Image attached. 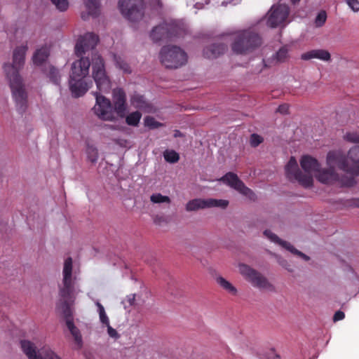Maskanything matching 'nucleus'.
Listing matches in <instances>:
<instances>
[{"label":"nucleus","mask_w":359,"mask_h":359,"mask_svg":"<svg viewBox=\"0 0 359 359\" xmlns=\"http://www.w3.org/2000/svg\"><path fill=\"white\" fill-rule=\"evenodd\" d=\"M229 205V201L222 199L214 198H195L189 201L186 205V210L188 212L196 211L200 209L210 208H226Z\"/></svg>","instance_id":"nucleus-14"},{"label":"nucleus","mask_w":359,"mask_h":359,"mask_svg":"<svg viewBox=\"0 0 359 359\" xmlns=\"http://www.w3.org/2000/svg\"><path fill=\"white\" fill-rule=\"evenodd\" d=\"M99 41L98 36L93 33H86L77 41L75 46V54L81 57L86 52L93 49Z\"/></svg>","instance_id":"nucleus-16"},{"label":"nucleus","mask_w":359,"mask_h":359,"mask_svg":"<svg viewBox=\"0 0 359 359\" xmlns=\"http://www.w3.org/2000/svg\"><path fill=\"white\" fill-rule=\"evenodd\" d=\"M348 157H359V146L353 147L348 151Z\"/></svg>","instance_id":"nucleus-40"},{"label":"nucleus","mask_w":359,"mask_h":359,"mask_svg":"<svg viewBox=\"0 0 359 359\" xmlns=\"http://www.w3.org/2000/svg\"><path fill=\"white\" fill-rule=\"evenodd\" d=\"M150 5L154 9H161L163 7L161 0H151Z\"/></svg>","instance_id":"nucleus-43"},{"label":"nucleus","mask_w":359,"mask_h":359,"mask_svg":"<svg viewBox=\"0 0 359 359\" xmlns=\"http://www.w3.org/2000/svg\"><path fill=\"white\" fill-rule=\"evenodd\" d=\"M181 135H182V133H181V132L180 130H175L174 136L175 137H180Z\"/></svg>","instance_id":"nucleus-49"},{"label":"nucleus","mask_w":359,"mask_h":359,"mask_svg":"<svg viewBox=\"0 0 359 359\" xmlns=\"http://www.w3.org/2000/svg\"><path fill=\"white\" fill-rule=\"evenodd\" d=\"M220 38L222 39L229 38L232 41L231 48L236 54H247L262 43L261 38L258 34L248 30L223 34Z\"/></svg>","instance_id":"nucleus-5"},{"label":"nucleus","mask_w":359,"mask_h":359,"mask_svg":"<svg viewBox=\"0 0 359 359\" xmlns=\"http://www.w3.org/2000/svg\"><path fill=\"white\" fill-rule=\"evenodd\" d=\"M163 157H179V155L172 149H166L163 151Z\"/></svg>","instance_id":"nucleus-42"},{"label":"nucleus","mask_w":359,"mask_h":359,"mask_svg":"<svg viewBox=\"0 0 359 359\" xmlns=\"http://www.w3.org/2000/svg\"><path fill=\"white\" fill-rule=\"evenodd\" d=\"M84 4L88 13L91 15H97L100 8L99 0H84Z\"/></svg>","instance_id":"nucleus-25"},{"label":"nucleus","mask_w":359,"mask_h":359,"mask_svg":"<svg viewBox=\"0 0 359 359\" xmlns=\"http://www.w3.org/2000/svg\"><path fill=\"white\" fill-rule=\"evenodd\" d=\"M326 164L329 166L337 164L339 170L351 177L359 175V158H326Z\"/></svg>","instance_id":"nucleus-13"},{"label":"nucleus","mask_w":359,"mask_h":359,"mask_svg":"<svg viewBox=\"0 0 359 359\" xmlns=\"http://www.w3.org/2000/svg\"><path fill=\"white\" fill-rule=\"evenodd\" d=\"M240 273L250 282L252 286L259 289H271L272 285L268 281L267 278L257 271L252 269L249 266L240 264L238 265Z\"/></svg>","instance_id":"nucleus-9"},{"label":"nucleus","mask_w":359,"mask_h":359,"mask_svg":"<svg viewBox=\"0 0 359 359\" xmlns=\"http://www.w3.org/2000/svg\"><path fill=\"white\" fill-rule=\"evenodd\" d=\"M28 50L27 42L16 46L13 51L12 64H6L4 69L9 81L16 104L22 109L26 104V93L23 88L19 70L24 66L26 53Z\"/></svg>","instance_id":"nucleus-3"},{"label":"nucleus","mask_w":359,"mask_h":359,"mask_svg":"<svg viewBox=\"0 0 359 359\" xmlns=\"http://www.w3.org/2000/svg\"><path fill=\"white\" fill-rule=\"evenodd\" d=\"M50 55V49L47 46H44L38 48L32 56L34 65L36 66L41 65L48 59Z\"/></svg>","instance_id":"nucleus-23"},{"label":"nucleus","mask_w":359,"mask_h":359,"mask_svg":"<svg viewBox=\"0 0 359 359\" xmlns=\"http://www.w3.org/2000/svg\"><path fill=\"white\" fill-rule=\"evenodd\" d=\"M118 7L121 13L130 21H138L143 18V0H119Z\"/></svg>","instance_id":"nucleus-8"},{"label":"nucleus","mask_w":359,"mask_h":359,"mask_svg":"<svg viewBox=\"0 0 359 359\" xmlns=\"http://www.w3.org/2000/svg\"><path fill=\"white\" fill-rule=\"evenodd\" d=\"M150 201L152 203L155 204H170L171 203V200L169 196H163L160 193H154L151 194L150 196Z\"/></svg>","instance_id":"nucleus-27"},{"label":"nucleus","mask_w":359,"mask_h":359,"mask_svg":"<svg viewBox=\"0 0 359 359\" xmlns=\"http://www.w3.org/2000/svg\"><path fill=\"white\" fill-rule=\"evenodd\" d=\"M170 25L167 23L160 25L152 29L150 35L151 38L155 42L168 38L170 35Z\"/></svg>","instance_id":"nucleus-21"},{"label":"nucleus","mask_w":359,"mask_h":359,"mask_svg":"<svg viewBox=\"0 0 359 359\" xmlns=\"http://www.w3.org/2000/svg\"><path fill=\"white\" fill-rule=\"evenodd\" d=\"M300 0H291L292 3L296 4L297 2H299Z\"/></svg>","instance_id":"nucleus-50"},{"label":"nucleus","mask_w":359,"mask_h":359,"mask_svg":"<svg viewBox=\"0 0 359 359\" xmlns=\"http://www.w3.org/2000/svg\"><path fill=\"white\" fill-rule=\"evenodd\" d=\"M264 234L271 242H273L275 243H277V244L280 245V246H282L283 248H285L286 250H287L288 251H290L292 254L296 255L302 257L305 261L309 260V256H307L306 255L302 253L299 250H298L296 248H294L290 243L281 240L276 234L273 233L271 231L265 230L264 231Z\"/></svg>","instance_id":"nucleus-18"},{"label":"nucleus","mask_w":359,"mask_h":359,"mask_svg":"<svg viewBox=\"0 0 359 359\" xmlns=\"http://www.w3.org/2000/svg\"><path fill=\"white\" fill-rule=\"evenodd\" d=\"M95 304L97 307V311L99 313V318L100 323L104 326H107L109 324H110L109 318L105 312L104 306L99 302H97Z\"/></svg>","instance_id":"nucleus-28"},{"label":"nucleus","mask_w":359,"mask_h":359,"mask_svg":"<svg viewBox=\"0 0 359 359\" xmlns=\"http://www.w3.org/2000/svg\"><path fill=\"white\" fill-rule=\"evenodd\" d=\"M222 5H226L225 2L222 3Z\"/></svg>","instance_id":"nucleus-53"},{"label":"nucleus","mask_w":359,"mask_h":359,"mask_svg":"<svg viewBox=\"0 0 359 359\" xmlns=\"http://www.w3.org/2000/svg\"><path fill=\"white\" fill-rule=\"evenodd\" d=\"M344 317H345L344 313L341 311H338L334 313L333 320H334V321H338V320H343L344 318Z\"/></svg>","instance_id":"nucleus-44"},{"label":"nucleus","mask_w":359,"mask_h":359,"mask_svg":"<svg viewBox=\"0 0 359 359\" xmlns=\"http://www.w3.org/2000/svg\"><path fill=\"white\" fill-rule=\"evenodd\" d=\"M327 19L326 12L324 11H320L316 18L315 24L317 27L323 26Z\"/></svg>","instance_id":"nucleus-36"},{"label":"nucleus","mask_w":359,"mask_h":359,"mask_svg":"<svg viewBox=\"0 0 359 359\" xmlns=\"http://www.w3.org/2000/svg\"><path fill=\"white\" fill-rule=\"evenodd\" d=\"M226 184L229 185L231 187L233 188L236 191H238L241 194L245 196L250 200L255 199V195L252 192L251 189L245 186V184L241 182L238 176L232 172H229L226 174L222 179Z\"/></svg>","instance_id":"nucleus-15"},{"label":"nucleus","mask_w":359,"mask_h":359,"mask_svg":"<svg viewBox=\"0 0 359 359\" xmlns=\"http://www.w3.org/2000/svg\"><path fill=\"white\" fill-rule=\"evenodd\" d=\"M204 1H205L204 4H208L210 2V0H204ZM203 6V3H201V2H196L195 4V7L198 9L202 8Z\"/></svg>","instance_id":"nucleus-46"},{"label":"nucleus","mask_w":359,"mask_h":359,"mask_svg":"<svg viewBox=\"0 0 359 359\" xmlns=\"http://www.w3.org/2000/svg\"><path fill=\"white\" fill-rule=\"evenodd\" d=\"M314 58L327 62L330 60L331 55L327 50L323 49L311 50L301 55V59L303 60H309Z\"/></svg>","instance_id":"nucleus-19"},{"label":"nucleus","mask_w":359,"mask_h":359,"mask_svg":"<svg viewBox=\"0 0 359 359\" xmlns=\"http://www.w3.org/2000/svg\"><path fill=\"white\" fill-rule=\"evenodd\" d=\"M47 76L55 85H58L60 80V75L57 69L53 66H49L46 72Z\"/></svg>","instance_id":"nucleus-30"},{"label":"nucleus","mask_w":359,"mask_h":359,"mask_svg":"<svg viewBox=\"0 0 359 359\" xmlns=\"http://www.w3.org/2000/svg\"><path fill=\"white\" fill-rule=\"evenodd\" d=\"M135 294H130L128 295L126 299H124L122 301V304H123V306L125 309H130L131 306H133L135 304Z\"/></svg>","instance_id":"nucleus-34"},{"label":"nucleus","mask_w":359,"mask_h":359,"mask_svg":"<svg viewBox=\"0 0 359 359\" xmlns=\"http://www.w3.org/2000/svg\"><path fill=\"white\" fill-rule=\"evenodd\" d=\"M217 284L228 293L231 295H236L238 290L237 289L224 278L219 276L216 279Z\"/></svg>","instance_id":"nucleus-24"},{"label":"nucleus","mask_w":359,"mask_h":359,"mask_svg":"<svg viewBox=\"0 0 359 359\" xmlns=\"http://www.w3.org/2000/svg\"><path fill=\"white\" fill-rule=\"evenodd\" d=\"M93 60V77L97 88L100 93H109L111 82L106 74L103 60L100 55L95 54Z\"/></svg>","instance_id":"nucleus-7"},{"label":"nucleus","mask_w":359,"mask_h":359,"mask_svg":"<svg viewBox=\"0 0 359 359\" xmlns=\"http://www.w3.org/2000/svg\"><path fill=\"white\" fill-rule=\"evenodd\" d=\"M90 61L87 57H81L74 62L69 76V89L75 97L83 95L90 88V84L84 79L89 74Z\"/></svg>","instance_id":"nucleus-4"},{"label":"nucleus","mask_w":359,"mask_h":359,"mask_svg":"<svg viewBox=\"0 0 359 359\" xmlns=\"http://www.w3.org/2000/svg\"><path fill=\"white\" fill-rule=\"evenodd\" d=\"M55 6L57 9L60 11H66L69 7V2L67 0H50Z\"/></svg>","instance_id":"nucleus-33"},{"label":"nucleus","mask_w":359,"mask_h":359,"mask_svg":"<svg viewBox=\"0 0 359 359\" xmlns=\"http://www.w3.org/2000/svg\"><path fill=\"white\" fill-rule=\"evenodd\" d=\"M112 100L115 112L120 117H124L127 109L126 95L124 90L121 88L114 89Z\"/></svg>","instance_id":"nucleus-17"},{"label":"nucleus","mask_w":359,"mask_h":359,"mask_svg":"<svg viewBox=\"0 0 359 359\" xmlns=\"http://www.w3.org/2000/svg\"><path fill=\"white\" fill-rule=\"evenodd\" d=\"M114 59L116 63V65L118 68L123 70L125 73H130V69L129 65L126 62V61L118 55H114Z\"/></svg>","instance_id":"nucleus-31"},{"label":"nucleus","mask_w":359,"mask_h":359,"mask_svg":"<svg viewBox=\"0 0 359 359\" xmlns=\"http://www.w3.org/2000/svg\"><path fill=\"white\" fill-rule=\"evenodd\" d=\"M346 142L353 144H359V131L346 132L343 137Z\"/></svg>","instance_id":"nucleus-32"},{"label":"nucleus","mask_w":359,"mask_h":359,"mask_svg":"<svg viewBox=\"0 0 359 359\" xmlns=\"http://www.w3.org/2000/svg\"><path fill=\"white\" fill-rule=\"evenodd\" d=\"M290 48L287 46L281 47L275 54L273 58L278 62H285L289 57Z\"/></svg>","instance_id":"nucleus-26"},{"label":"nucleus","mask_w":359,"mask_h":359,"mask_svg":"<svg viewBox=\"0 0 359 359\" xmlns=\"http://www.w3.org/2000/svg\"><path fill=\"white\" fill-rule=\"evenodd\" d=\"M107 328V334L108 335L114 339H117L119 338L120 335L118 333V332L114 329L111 325L110 324H109L108 325L106 326Z\"/></svg>","instance_id":"nucleus-39"},{"label":"nucleus","mask_w":359,"mask_h":359,"mask_svg":"<svg viewBox=\"0 0 359 359\" xmlns=\"http://www.w3.org/2000/svg\"><path fill=\"white\" fill-rule=\"evenodd\" d=\"M21 348L29 359H61L50 348L43 347L36 351L34 344L28 340L20 342Z\"/></svg>","instance_id":"nucleus-10"},{"label":"nucleus","mask_w":359,"mask_h":359,"mask_svg":"<svg viewBox=\"0 0 359 359\" xmlns=\"http://www.w3.org/2000/svg\"><path fill=\"white\" fill-rule=\"evenodd\" d=\"M346 3L353 12L359 11V0H346Z\"/></svg>","instance_id":"nucleus-38"},{"label":"nucleus","mask_w":359,"mask_h":359,"mask_svg":"<svg viewBox=\"0 0 359 359\" xmlns=\"http://www.w3.org/2000/svg\"><path fill=\"white\" fill-rule=\"evenodd\" d=\"M278 111L280 113H287L288 111V107L287 105H280L279 106Z\"/></svg>","instance_id":"nucleus-45"},{"label":"nucleus","mask_w":359,"mask_h":359,"mask_svg":"<svg viewBox=\"0 0 359 359\" xmlns=\"http://www.w3.org/2000/svg\"><path fill=\"white\" fill-rule=\"evenodd\" d=\"M226 49V45L223 43H216L210 47L205 48L203 50V55L207 58L213 59L223 54Z\"/></svg>","instance_id":"nucleus-20"},{"label":"nucleus","mask_w":359,"mask_h":359,"mask_svg":"<svg viewBox=\"0 0 359 359\" xmlns=\"http://www.w3.org/2000/svg\"><path fill=\"white\" fill-rule=\"evenodd\" d=\"M289 11V7L285 4L272 6L268 13L267 25L271 28L285 27Z\"/></svg>","instance_id":"nucleus-12"},{"label":"nucleus","mask_w":359,"mask_h":359,"mask_svg":"<svg viewBox=\"0 0 359 359\" xmlns=\"http://www.w3.org/2000/svg\"><path fill=\"white\" fill-rule=\"evenodd\" d=\"M356 205H357V206H359V200H358V203Z\"/></svg>","instance_id":"nucleus-52"},{"label":"nucleus","mask_w":359,"mask_h":359,"mask_svg":"<svg viewBox=\"0 0 359 359\" xmlns=\"http://www.w3.org/2000/svg\"><path fill=\"white\" fill-rule=\"evenodd\" d=\"M144 125H145V126H147L151 129L157 128L160 126H161V124L159 123L158 122H157L154 118L151 117V116L145 117Z\"/></svg>","instance_id":"nucleus-35"},{"label":"nucleus","mask_w":359,"mask_h":359,"mask_svg":"<svg viewBox=\"0 0 359 359\" xmlns=\"http://www.w3.org/2000/svg\"><path fill=\"white\" fill-rule=\"evenodd\" d=\"M131 104L135 108L144 110L146 112H153V107L145 100L144 97L139 94L135 93L130 98Z\"/></svg>","instance_id":"nucleus-22"},{"label":"nucleus","mask_w":359,"mask_h":359,"mask_svg":"<svg viewBox=\"0 0 359 359\" xmlns=\"http://www.w3.org/2000/svg\"><path fill=\"white\" fill-rule=\"evenodd\" d=\"M23 31L20 29H17L15 32V35L16 39L20 38L22 35L23 34Z\"/></svg>","instance_id":"nucleus-47"},{"label":"nucleus","mask_w":359,"mask_h":359,"mask_svg":"<svg viewBox=\"0 0 359 359\" xmlns=\"http://www.w3.org/2000/svg\"><path fill=\"white\" fill-rule=\"evenodd\" d=\"M142 114L139 111H134L130 114H129L126 118V121L128 125L133 126H137L140 121L141 119Z\"/></svg>","instance_id":"nucleus-29"},{"label":"nucleus","mask_w":359,"mask_h":359,"mask_svg":"<svg viewBox=\"0 0 359 359\" xmlns=\"http://www.w3.org/2000/svg\"><path fill=\"white\" fill-rule=\"evenodd\" d=\"M96 103L93 107L94 113L102 120L112 121L114 117V109H112L109 99L100 95V93H95Z\"/></svg>","instance_id":"nucleus-11"},{"label":"nucleus","mask_w":359,"mask_h":359,"mask_svg":"<svg viewBox=\"0 0 359 359\" xmlns=\"http://www.w3.org/2000/svg\"><path fill=\"white\" fill-rule=\"evenodd\" d=\"M79 292L80 290L76 287V276L73 273L72 259L67 257L63 264L62 281L58 285L57 309L65 316L66 325L74 339L78 349L82 347L83 339L79 330L71 318V307L74 305Z\"/></svg>","instance_id":"nucleus-1"},{"label":"nucleus","mask_w":359,"mask_h":359,"mask_svg":"<svg viewBox=\"0 0 359 359\" xmlns=\"http://www.w3.org/2000/svg\"><path fill=\"white\" fill-rule=\"evenodd\" d=\"M327 157H344V154L341 150H332L328 152Z\"/></svg>","instance_id":"nucleus-41"},{"label":"nucleus","mask_w":359,"mask_h":359,"mask_svg":"<svg viewBox=\"0 0 359 359\" xmlns=\"http://www.w3.org/2000/svg\"><path fill=\"white\" fill-rule=\"evenodd\" d=\"M161 63L170 69H176L184 65L187 61L186 53L177 46H164L160 53Z\"/></svg>","instance_id":"nucleus-6"},{"label":"nucleus","mask_w":359,"mask_h":359,"mask_svg":"<svg viewBox=\"0 0 359 359\" xmlns=\"http://www.w3.org/2000/svg\"><path fill=\"white\" fill-rule=\"evenodd\" d=\"M264 139L262 136L257 134H252L250 136V142L252 147H257L263 142Z\"/></svg>","instance_id":"nucleus-37"},{"label":"nucleus","mask_w":359,"mask_h":359,"mask_svg":"<svg viewBox=\"0 0 359 359\" xmlns=\"http://www.w3.org/2000/svg\"><path fill=\"white\" fill-rule=\"evenodd\" d=\"M166 161L170 163H175L178 161L179 158H165Z\"/></svg>","instance_id":"nucleus-48"},{"label":"nucleus","mask_w":359,"mask_h":359,"mask_svg":"<svg viewBox=\"0 0 359 359\" xmlns=\"http://www.w3.org/2000/svg\"><path fill=\"white\" fill-rule=\"evenodd\" d=\"M301 166L302 172L296 158H290L285 165L286 177L293 182H298L305 187H311L313 184V177H316L323 183H331L338 180L334 168L326 169L321 168V163L317 158H302Z\"/></svg>","instance_id":"nucleus-2"},{"label":"nucleus","mask_w":359,"mask_h":359,"mask_svg":"<svg viewBox=\"0 0 359 359\" xmlns=\"http://www.w3.org/2000/svg\"><path fill=\"white\" fill-rule=\"evenodd\" d=\"M302 157L306 158V157H309V156H303Z\"/></svg>","instance_id":"nucleus-51"}]
</instances>
